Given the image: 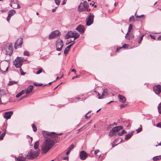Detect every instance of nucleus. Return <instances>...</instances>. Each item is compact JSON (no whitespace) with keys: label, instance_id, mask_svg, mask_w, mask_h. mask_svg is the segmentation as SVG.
<instances>
[{"label":"nucleus","instance_id":"1","mask_svg":"<svg viewBox=\"0 0 161 161\" xmlns=\"http://www.w3.org/2000/svg\"><path fill=\"white\" fill-rule=\"evenodd\" d=\"M56 141L57 139H55L53 137L47 139L42 145V152L44 154L47 153L51 148Z\"/></svg>","mask_w":161,"mask_h":161},{"label":"nucleus","instance_id":"2","mask_svg":"<svg viewBox=\"0 0 161 161\" xmlns=\"http://www.w3.org/2000/svg\"><path fill=\"white\" fill-rule=\"evenodd\" d=\"M39 154V151H35L33 150H31L25 157L26 158L29 159H32L37 157Z\"/></svg>","mask_w":161,"mask_h":161},{"label":"nucleus","instance_id":"3","mask_svg":"<svg viewBox=\"0 0 161 161\" xmlns=\"http://www.w3.org/2000/svg\"><path fill=\"white\" fill-rule=\"evenodd\" d=\"M80 36V34L76 31H70L67 33L66 35L65 38L66 39H69L71 37H74V40H75L78 38Z\"/></svg>","mask_w":161,"mask_h":161},{"label":"nucleus","instance_id":"4","mask_svg":"<svg viewBox=\"0 0 161 161\" xmlns=\"http://www.w3.org/2000/svg\"><path fill=\"white\" fill-rule=\"evenodd\" d=\"M2 51L5 52L7 55H11L12 54L13 52V49L12 47L10 45L8 46L6 45L3 46L2 47Z\"/></svg>","mask_w":161,"mask_h":161},{"label":"nucleus","instance_id":"5","mask_svg":"<svg viewBox=\"0 0 161 161\" xmlns=\"http://www.w3.org/2000/svg\"><path fill=\"white\" fill-rule=\"evenodd\" d=\"M42 135L45 138H52V137L54 138L55 139H57V138L58 136V134H56V133L54 132H53L51 133H49L47 131H44L42 132Z\"/></svg>","mask_w":161,"mask_h":161},{"label":"nucleus","instance_id":"6","mask_svg":"<svg viewBox=\"0 0 161 161\" xmlns=\"http://www.w3.org/2000/svg\"><path fill=\"white\" fill-rule=\"evenodd\" d=\"M89 6L86 1H85L83 3H81L78 7V10L81 12L84 10L89 11L90 10L89 8Z\"/></svg>","mask_w":161,"mask_h":161},{"label":"nucleus","instance_id":"7","mask_svg":"<svg viewBox=\"0 0 161 161\" xmlns=\"http://www.w3.org/2000/svg\"><path fill=\"white\" fill-rule=\"evenodd\" d=\"M94 16L92 14L90 13L86 19V24L89 26L91 25L93 22Z\"/></svg>","mask_w":161,"mask_h":161},{"label":"nucleus","instance_id":"8","mask_svg":"<svg viewBox=\"0 0 161 161\" xmlns=\"http://www.w3.org/2000/svg\"><path fill=\"white\" fill-rule=\"evenodd\" d=\"M123 127L122 126H118L113 128L110 131L109 134V136H113L114 135L115 133L118 132L119 131L123 129Z\"/></svg>","mask_w":161,"mask_h":161},{"label":"nucleus","instance_id":"9","mask_svg":"<svg viewBox=\"0 0 161 161\" xmlns=\"http://www.w3.org/2000/svg\"><path fill=\"white\" fill-rule=\"evenodd\" d=\"M23 58L17 57V58L15 59L14 62V64L15 65V67L17 68H19L21 67L22 64V61L23 60Z\"/></svg>","mask_w":161,"mask_h":161},{"label":"nucleus","instance_id":"10","mask_svg":"<svg viewBox=\"0 0 161 161\" xmlns=\"http://www.w3.org/2000/svg\"><path fill=\"white\" fill-rule=\"evenodd\" d=\"M56 48L58 51H60L63 46V41L62 40L59 39L56 41Z\"/></svg>","mask_w":161,"mask_h":161},{"label":"nucleus","instance_id":"11","mask_svg":"<svg viewBox=\"0 0 161 161\" xmlns=\"http://www.w3.org/2000/svg\"><path fill=\"white\" fill-rule=\"evenodd\" d=\"M60 33V32L58 31H55L52 32L49 36V39L51 40L55 38L57 36H58Z\"/></svg>","mask_w":161,"mask_h":161},{"label":"nucleus","instance_id":"12","mask_svg":"<svg viewBox=\"0 0 161 161\" xmlns=\"http://www.w3.org/2000/svg\"><path fill=\"white\" fill-rule=\"evenodd\" d=\"M153 90L156 94L158 95H159L161 92V86L158 84L154 86Z\"/></svg>","mask_w":161,"mask_h":161},{"label":"nucleus","instance_id":"13","mask_svg":"<svg viewBox=\"0 0 161 161\" xmlns=\"http://www.w3.org/2000/svg\"><path fill=\"white\" fill-rule=\"evenodd\" d=\"M75 30L79 32L81 34L83 33L85 31V29L84 26L81 25H78L76 28Z\"/></svg>","mask_w":161,"mask_h":161},{"label":"nucleus","instance_id":"14","mask_svg":"<svg viewBox=\"0 0 161 161\" xmlns=\"http://www.w3.org/2000/svg\"><path fill=\"white\" fill-rule=\"evenodd\" d=\"M23 42V38H20L17 41L15 42L14 44V48L15 49H17L19 46H21Z\"/></svg>","mask_w":161,"mask_h":161},{"label":"nucleus","instance_id":"15","mask_svg":"<svg viewBox=\"0 0 161 161\" xmlns=\"http://www.w3.org/2000/svg\"><path fill=\"white\" fill-rule=\"evenodd\" d=\"M88 156V154L84 151H81L80 154V158L81 160L85 159Z\"/></svg>","mask_w":161,"mask_h":161},{"label":"nucleus","instance_id":"16","mask_svg":"<svg viewBox=\"0 0 161 161\" xmlns=\"http://www.w3.org/2000/svg\"><path fill=\"white\" fill-rule=\"evenodd\" d=\"M11 6L14 8H20V6L19 5L17 1H11L10 3Z\"/></svg>","mask_w":161,"mask_h":161},{"label":"nucleus","instance_id":"17","mask_svg":"<svg viewBox=\"0 0 161 161\" xmlns=\"http://www.w3.org/2000/svg\"><path fill=\"white\" fill-rule=\"evenodd\" d=\"M98 95L99 96L98 99H101L103 98L104 96L108 95L107 89H104L101 96H100V94H99V93Z\"/></svg>","mask_w":161,"mask_h":161},{"label":"nucleus","instance_id":"18","mask_svg":"<svg viewBox=\"0 0 161 161\" xmlns=\"http://www.w3.org/2000/svg\"><path fill=\"white\" fill-rule=\"evenodd\" d=\"M13 112L12 111L6 112L3 115V117L4 119H9L13 115Z\"/></svg>","mask_w":161,"mask_h":161},{"label":"nucleus","instance_id":"19","mask_svg":"<svg viewBox=\"0 0 161 161\" xmlns=\"http://www.w3.org/2000/svg\"><path fill=\"white\" fill-rule=\"evenodd\" d=\"M33 89V85H30L26 90H25V92L26 95H28L32 91Z\"/></svg>","mask_w":161,"mask_h":161},{"label":"nucleus","instance_id":"20","mask_svg":"<svg viewBox=\"0 0 161 161\" xmlns=\"http://www.w3.org/2000/svg\"><path fill=\"white\" fill-rule=\"evenodd\" d=\"M118 98L119 99V101L121 102L124 103L126 101V99L124 96L119 95L118 96Z\"/></svg>","mask_w":161,"mask_h":161},{"label":"nucleus","instance_id":"21","mask_svg":"<svg viewBox=\"0 0 161 161\" xmlns=\"http://www.w3.org/2000/svg\"><path fill=\"white\" fill-rule=\"evenodd\" d=\"M15 159L16 161H25V158L22 156L15 157Z\"/></svg>","mask_w":161,"mask_h":161},{"label":"nucleus","instance_id":"22","mask_svg":"<svg viewBox=\"0 0 161 161\" xmlns=\"http://www.w3.org/2000/svg\"><path fill=\"white\" fill-rule=\"evenodd\" d=\"M133 131H132L130 133L126 135L125 136V139L127 140L130 139L133 135Z\"/></svg>","mask_w":161,"mask_h":161},{"label":"nucleus","instance_id":"23","mask_svg":"<svg viewBox=\"0 0 161 161\" xmlns=\"http://www.w3.org/2000/svg\"><path fill=\"white\" fill-rule=\"evenodd\" d=\"M16 13V11L14 10H10L8 13V16H10L12 17L13 15H14Z\"/></svg>","mask_w":161,"mask_h":161},{"label":"nucleus","instance_id":"24","mask_svg":"<svg viewBox=\"0 0 161 161\" xmlns=\"http://www.w3.org/2000/svg\"><path fill=\"white\" fill-rule=\"evenodd\" d=\"M39 141H37L35 143L34 146V148L35 150H36L38 148L39 145Z\"/></svg>","mask_w":161,"mask_h":161},{"label":"nucleus","instance_id":"25","mask_svg":"<svg viewBox=\"0 0 161 161\" xmlns=\"http://www.w3.org/2000/svg\"><path fill=\"white\" fill-rule=\"evenodd\" d=\"M25 90H22L21 92H19V93H18L16 95V97L18 98L19 97H20L23 94H24V93H25Z\"/></svg>","mask_w":161,"mask_h":161},{"label":"nucleus","instance_id":"26","mask_svg":"<svg viewBox=\"0 0 161 161\" xmlns=\"http://www.w3.org/2000/svg\"><path fill=\"white\" fill-rule=\"evenodd\" d=\"M161 159V155L154 157L153 158V159L154 161H157L160 159Z\"/></svg>","mask_w":161,"mask_h":161},{"label":"nucleus","instance_id":"27","mask_svg":"<svg viewBox=\"0 0 161 161\" xmlns=\"http://www.w3.org/2000/svg\"><path fill=\"white\" fill-rule=\"evenodd\" d=\"M6 92L5 90L0 89V95L1 96L6 94Z\"/></svg>","mask_w":161,"mask_h":161},{"label":"nucleus","instance_id":"28","mask_svg":"<svg viewBox=\"0 0 161 161\" xmlns=\"http://www.w3.org/2000/svg\"><path fill=\"white\" fill-rule=\"evenodd\" d=\"M128 46V45L127 44H125L123 45L122 47H117V50H116V52L118 51L120 49L122 48H125L127 47Z\"/></svg>","mask_w":161,"mask_h":161},{"label":"nucleus","instance_id":"29","mask_svg":"<svg viewBox=\"0 0 161 161\" xmlns=\"http://www.w3.org/2000/svg\"><path fill=\"white\" fill-rule=\"evenodd\" d=\"M132 25L131 24H130L129 25V26L128 32L126 33V36H125V37L126 38V37H127V35L129 33V32L132 29Z\"/></svg>","mask_w":161,"mask_h":161},{"label":"nucleus","instance_id":"30","mask_svg":"<svg viewBox=\"0 0 161 161\" xmlns=\"http://www.w3.org/2000/svg\"><path fill=\"white\" fill-rule=\"evenodd\" d=\"M18 82L15 81H9V83H8V86H12L14 84H17Z\"/></svg>","mask_w":161,"mask_h":161},{"label":"nucleus","instance_id":"31","mask_svg":"<svg viewBox=\"0 0 161 161\" xmlns=\"http://www.w3.org/2000/svg\"><path fill=\"white\" fill-rule=\"evenodd\" d=\"M158 108L159 113L161 114V102L159 104Z\"/></svg>","mask_w":161,"mask_h":161},{"label":"nucleus","instance_id":"32","mask_svg":"<svg viewBox=\"0 0 161 161\" xmlns=\"http://www.w3.org/2000/svg\"><path fill=\"white\" fill-rule=\"evenodd\" d=\"M6 134V132H4L0 136V140H2L3 139L4 136Z\"/></svg>","mask_w":161,"mask_h":161},{"label":"nucleus","instance_id":"33","mask_svg":"<svg viewBox=\"0 0 161 161\" xmlns=\"http://www.w3.org/2000/svg\"><path fill=\"white\" fill-rule=\"evenodd\" d=\"M140 127L138 129L136 130V131L137 133H139L142 131V125H140Z\"/></svg>","mask_w":161,"mask_h":161},{"label":"nucleus","instance_id":"34","mask_svg":"<svg viewBox=\"0 0 161 161\" xmlns=\"http://www.w3.org/2000/svg\"><path fill=\"white\" fill-rule=\"evenodd\" d=\"M24 55L25 56H29L30 54L29 52L27 51H25L24 53Z\"/></svg>","mask_w":161,"mask_h":161},{"label":"nucleus","instance_id":"35","mask_svg":"<svg viewBox=\"0 0 161 161\" xmlns=\"http://www.w3.org/2000/svg\"><path fill=\"white\" fill-rule=\"evenodd\" d=\"M32 127L34 131L36 132L37 131V128L35 125L34 124L32 125Z\"/></svg>","mask_w":161,"mask_h":161},{"label":"nucleus","instance_id":"36","mask_svg":"<svg viewBox=\"0 0 161 161\" xmlns=\"http://www.w3.org/2000/svg\"><path fill=\"white\" fill-rule=\"evenodd\" d=\"M55 3L58 5H59L60 4L61 2L60 0H54Z\"/></svg>","mask_w":161,"mask_h":161},{"label":"nucleus","instance_id":"37","mask_svg":"<svg viewBox=\"0 0 161 161\" xmlns=\"http://www.w3.org/2000/svg\"><path fill=\"white\" fill-rule=\"evenodd\" d=\"M144 36V35H142L139 38L138 41V42L139 43H140L142 41Z\"/></svg>","mask_w":161,"mask_h":161},{"label":"nucleus","instance_id":"38","mask_svg":"<svg viewBox=\"0 0 161 161\" xmlns=\"http://www.w3.org/2000/svg\"><path fill=\"white\" fill-rule=\"evenodd\" d=\"M129 21H135V19H134V16L132 15V16H131L130 19H129Z\"/></svg>","mask_w":161,"mask_h":161},{"label":"nucleus","instance_id":"39","mask_svg":"<svg viewBox=\"0 0 161 161\" xmlns=\"http://www.w3.org/2000/svg\"><path fill=\"white\" fill-rule=\"evenodd\" d=\"M74 147V146L73 144H72L68 148V149L71 151Z\"/></svg>","mask_w":161,"mask_h":161},{"label":"nucleus","instance_id":"40","mask_svg":"<svg viewBox=\"0 0 161 161\" xmlns=\"http://www.w3.org/2000/svg\"><path fill=\"white\" fill-rule=\"evenodd\" d=\"M42 71V68H40L36 72V74H40Z\"/></svg>","mask_w":161,"mask_h":161},{"label":"nucleus","instance_id":"41","mask_svg":"<svg viewBox=\"0 0 161 161\" xmlns=\"http://www.w3.org/2000/svg\"><path fill=\"white\" fill-rule=\"evenodd\" d=\"M75 42H74L71 44H70V45H69V46H68L66 47L68 49H69V50L70 48V47H71L72 46V45L74 44L75 43Z\"/></svg>","mask_w":161,"mask_h":161},{"label":"nucleus","instance_id":"42","mask_svg":"<svg viewBox=\"0 0 161 161\" xmlns=\"http://www.w3.org/2000/svg\"><path fill=\"white\" fill-rule=\"evenodd\" d=\"M20 74H21V75H25V73L23 71V70L21 69V68H20Z\"/></svg>","mask_w":161,"mask_h":161},{"label":"nucleus","instance_id":"43","mask_svg":"<svg viewBox=\"0 0 161 161\" xmlns=\"http://www.w3.org/2000/svg\"><path fill=\"white\" fill-rule=\"evenodd\" d=\"M135 16L137 18H142V17H143L144 16V15H140V16L137 15H136V13L135 14Z\"/></svg>","mask_w":161,"mask_h":161},{"label":"nucleus","instance_id":"44","mask_svg":"<svg viewBox=\"0 0 161 161\" xmlns=\"http://www.w3.org/2000/svg\"><path fill=\"white\" fill-rule=\"evenodd\" d=\"M69 50V49H68L67 47H66L65 48V49L64 51V53L65 54H66L67 53Z\"/></svg>","mask_w":161,"mask_h":161},{"label":"nucleus","instance_id":"45","mask_svg":"<svg viewBox=\"0 0 161 161\" xmlns=\"http://www.w3.org/2000/svg\"><path fill=\"white\" fill-rule=\"evenodd\" d=\"M75 40H68L67 41V42H68L66 43V44H68L72 42H74Z\"/></svg>","mask_w":161,"mask_h":161},{"label":"nucleus","instance_id":"46","mask_svg":"<svg viewBox=\"0 0 161 161\" xmlns=\"http://www.w3.org/2000/svg\"><path fill=\"white\" fill-rule=\"evenodd\" d=\"M80 75H77L75 76H74L73 77H72V79H74L75 78H79V77H80Z\"/></svg>","mask_w":161,"mask_h":161},{"label":"nucleus","instance_id":"47","mask_svg":"<svg viewBox=\"0 0 161 161\" xmlns=\"http://www.w3.org/2000/svg\"><path fill=\"white\" fill-rule=\"evenodd\" d=\"M74 100V99L73 98H70L69 99V101H70V102L73 103L75 102Z\"/></svg>","mask_w":161,"mask_h":161},{"label":"nucleus","instance_id":"48","mask_svg":"<svg viewBox=\"0 0 161 161\" xmlns=\"http://www.w3.org/2000/svg\"><path fill=\"white\" fill-rule=\"evenodd\" d=\"M157 126L158 127L161 128V123H158L157 124Z\"/></svg>","mask_w":161,"mask_h":161},{"label":"nucleus","instance_id":"49","mask_svg":"<svg viewBox=\"0 0 161 161\" xmlns=\"http://www.w3.org/2000/svg\"><path fill=\"white\" fill-rule=\"evenodd\" d=\"M11 17V16H8H8L7 17V20L8 21H9L10 20Z\"/></svg>","mask_w":161,"mask_h":161},{"label":"nucleus","instance_id":"50","mask_svg":"<svg viewBox=\"0 0 161 161\" xmlns=\"http://www.w3.org/2000/svg\"><path fill=\"white\" fill-rule=\"evenodd\" d=\"M67 0H63L62 2V4L64 5L66 3Z\"/></svg>","mask_w":161,"mask_h":161},{"label":"nucleus","instance_id":"51","mask_svg":"<svg viewBox=\"0 0 161 161\" xmlns=\"http://www.w3.org/2000/svg\"><path fill=\"white\" fill-rule=\"evenodd\" d=\"M99 152V150H96L94 151V154H97V153H98Z\"/></svg>","mask_w":161,"mask_h":161},{"label":"nucleus","instance_id":"52","mask_svg":"<svg viewBox=\"0 0 161 161\" xmlns=\"http://www.w3.org/2000/svg\"><path fill=\"white\" fill-rule=\"evenodd\" d=\"M121 132L122 133V134H125L126 133V131L125 130H123L122 131H121Z\"/></svg>","mask_w":161,"mask_h":161},{"label":"nucleus","instance_id":"53","mask_svg":"<svg viewBox=\"0 0 161 161\" xmlns=\"http://www.w3.org/2000/svg\"><path fill=\"white\" fill-rule=\"evenodd\" d=\"M71 152V151L70 150H69L68 149V151L66 153V155H68L70 153V152Z\"/></svg>","mask_w":161,"mask_h":161},{"label":"nucleus","instance_id":"54","mask_svg":"<svg viewBox=\"0 0 161 161\" xmlns=\"http://www.w3.org/2000/svg\"><path fill=\"white\" fill-rule=\"evenodd\" d=\"M150 36H151V38L153 39H155V38L154 36L152 35H150Z\"/></svg>","mask_w":161,"mask_h":161},{"label":"nucleus","instance_id":"55","mask_svg":"<svg viewBox=\"0 0 161 161\" xmlns=\"http://www.w3.org/2000/svg\"><path fill=\"white\" fill-rule=\"evenodd\" d=\"M125 104H122L121 105H120V108H123L125 107Z\"/></svg>","mask_w":161,"mask_h":161},{"label":"nucleus","instance_id":"56","mask_svg":"<svg viewBox=\"0 0 161 161\" xmlns=\"http://www.w3.org/2000/svg\"><path fill=\"white\" fill-rule=\"evenodd\" d=\"M26 97H27V96H24L22 97H21V98H20V100H21L23 99L24 98H25Z\"/></svg>","mask_w":161,"mask_h":161},{"label":"nucleus","instance_id":"57","mask_svg":"<svg viewBox=\"0 0 161 161\" xmlns=\"http://www.w3.org/2000/svg\"><path fill=\"white\" fill-rule=\"evenodd\" d=\"M118 135L119 136H121L123 135V134H122V133L121 132H119L118 133Z\"/></svg>","mask_w":161,"mask_h":161},{"label":"nucleus","instance_id":"58","mask_svg":"<svg viewBox=\"0 0 161 161\" xmlns=\"http://www.w3.org/2000/svg\"><path fill=\"white\" fill-rule=\"evenodd\" d=\"M158 40H161V35L158 37Z\"/></svg>","mask_w":161,"mask_h":161},{"label":"nucleus","instance_id":"59","mask_svg":"<svg viewBox=\"0 0 161 161\" xmlns=\"http://www.w3.org/2000/svg\"><path fill=\"white\" fill-rule=\"evenodd\" d=\"M71 71L72 72H75V73L76 72V71L75 69H73L71 70Z\"/></svg>","mask_w":161,"mask_h":161},{"label":"nucleus","instance_id":"60","mask_svg":"<svg viewBox=\"0 0 161 161\" xmlns=\"http://www.w3.org/2000/svg\"><path fill=\"white\" fill-rule=\"evenodd\" d=\"M56 11V8H54V9H53L52 10V12H55V11Z\"/></svg>","mask_w":161,"mask_h":161},{"label":"nucleus","instance_id":"61","mask_svg":"<svg viewBox=\"0 0 161 161\" xmlns=\"http://www.w3.org/2000/svg\"><path fill=\"white\" fill-rule=\"evenodd\" d=\"M53 82H50L48 84H47L45 85H44V86H46V85H50L51 84V83H52Z\"/></svg>","mask_w":161,"mask_h":161},{"label":"nucleus","instance_id":"62","mask_svg":"<svg viewBox=\"0 0 161 161\" xmlns=\"http://www.w3.org/2000/svg\"><path fill=\"white\" fill-rule=\"evenodd\" d=\"M38 84L37 83H34V85H35V86H37Z\"/></svg>","mask_w":161,"mask_h":161},{"label":"nucleus","instance_id":"63","mask_svg":"<svg viewBox=\"0 0 161 161\" xmlns=\"http://www.w3.org/2000/svg\"><path fill=\"white\" fill-rule=\"evenodd\" d=\"M87 114H85V118H86V119H87V118H88V117L87 116Z\"/></svg>","mask_w":161,"mask_h":161},{"label":"nucleus","instance_id":"64","mask_svg":"<svg viewBox=\"0 0 161 161\" xmlns=\"http://www.w3.org/2000/svg\"><path fill=\"white\" fill-rule=\"evenodd\" d=\"M42 85H43V84H41V83H39V84H38V86H42Z\"/></svg>","mask_w":161,"mask_h":161}]
</instances>
